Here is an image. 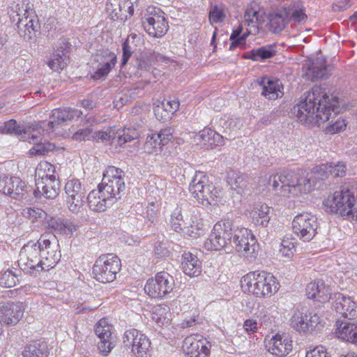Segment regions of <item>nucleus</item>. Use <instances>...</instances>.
<instances>
[{
	"label": "nucleus",
	"mask_w": 357,
	"mask_h": 357,
	"mask_svg": "<svg viewBox=\"0 0 357 357\" xmlns=\"http://www.w3.org/2000/svg\"><path fill=\"white\" fill-rule=\"evenodd\" d=\"M326 212L357 222V183L345 184L322 202Z\"/></svg>",
	"instance_id": "obj_1"
},
{
	"label": "nucleus",
	"mask_w": 357,
	"mask_h": 357,
	"mask_svg": "<svg viewBox=\"0 0 357 357\" xmlns=\"http://www.w3.org/2000/svg\"><path fill=\"white\" fill-rule=\"evenodd\" d=\"M266 188L278 196L287 197L310 193L312 191L310 178L301 177L294 173L269 176Z\"/></svg>",
	"instance_id": "obj_2"
},
{
	"label": "nucleus",
	"mask_w": 357,
	"mask_h": 357,
	"mask_svg": "<svg viewBox=\"0 0 357 357\" xmlns=\"http://www.w3.org/2000/svg\"><path fill=\"white\" fill-rule=\"evenodd\" d=\"M241 283L243 291L257 297L271 296L278 290L275 278L264 271L250 272L242 278Z\"/></svg>",
	"instance_id": "obj_3"
},
{
	"label": "nucleus",
	"mask_w": 357,
	"mask_h": 357,
	"mask_svg": "<svg viewBox=\"0 0 357 357\" xmlns=\"http://www.w3.org/2000/svg\"><path fill=\"white\" fill-rule=\"evenodd\" d=\"M270 30L279 33L290 21L303 23L307 19L303 6L299 1H292L289 5H284L277 10L269 14Z\"/></svg>",
	"instance_id": "obj_4"
},
{
	"label": "nucleus",
	"mask_w": 357,
	"mask_h": 357,
	"mask_svg": "<svg viewBox=\"0 0 357 357\" xmlns=\"http://www.w3.org/2000/svg\"><path fill=\"white\" fill-rule=\"evenodd\" d=\"M314 123L320 126L328 121L332 114L335 116L340 112L338 100L336 97L331 99L326 92V88L323 85L314 84Z\"/></svg>",
	"instance_id": "obj_5"
},
{
	"label": "nucleus",
	"mask_w": 357,
	"mask_h": 357,
	"mask_svg": "<svg viewBox=\"0 0 357 357\" xmlns=\"http://www.w3.org/2000/svg\"><path fill=\"white\" fill-rule=\"evenodd\" d=\"M189 190L192 197L204 206L216 204L221 194L203 172H195L190 183Z\"/></svg>",
	"instance_id": "obj_6"
},
{
	"label": "nucleus",
	"mask_w": 357,
	"mask_h": 357,
	"mask_svg": "<svg viewBox=\"0 0 357 357\" xmlns=\"http://www.w3.org/2000/svg\"><path fill=\"white\" fill-rule=\"evenodd\" d=\"M122 169L114 166H108L103 172L102 181L98 185L105 195L116 202L124 195L125 179Z\"/></svg>",
	"instance_id": "obj_7"
},
{
	"label": "nucleus",
	"mask_w": 357,
	"mask_h": 357,
	"mask_svg": "<svg viewBox=\"0 0 357 357\" xmlns=\"http://www.w3.org/2000/svg\"><path fill=\"white\" fill-rule=\"evenodd\" d=\"M121 261L113 254L100 256L93 266L94 278L102 283L113 282L120 271Z\"/></svg>",
	"instance_id": "obj_8"
},
{
	"label": "nucleus",
	"mask_w": 357,
	"mask_h": 357,
	"mask_svg": "<svg viewBox=\"0 0 357 357\" xmlns=\"http://www.w3.org/2000/svg\"><path fill=\"white\" fill-rule=\"evenodd\" d=\"M232 231V221L224 220L216 222L209 238L204 243L205 248L211 250H220L230 245Z\"/></svg>",
	"instance_id": "obj_9"
},
{
	"label": "nucleus",
	"mask_w": 357,
	"mask_h": 357,
	"mask_svg": "<svg viewBox=\"0 0 357 357\" xmlns=\"http://www.w3.org/2000/svg\"><path fill=\"white\" fill-rule=\"evenodd\" d=\"M43 235L37 242L29 241L20 252L18 264L24 271L29 273L34 270H42L41 260Z\"/></svg>",
	"instance_id": "obj_10"
},
{
	"label": "nucleus",
	"mask_w": 357,
	"mask_h": 357,
	"mask_svg": "<svg viewBox=\"0 0 357 357\" xmlns=\"http://www.w3.org/2000/svg\"><path fill=\"white\" fill-rule=\"evenodd\" d=\"M165 13L155 7H149L142 17L145 31L151 37L162 38L167 31L169 25Z\"/></svg>",
	"instance_id": "obj_11"
},
{
	"label": "nucleus",
	"mask_w": 357,
	"mask_h": 357,
	"mask_svg": "<svg viewBox=\"0 0 357 357\" xmlns=\"http://www.w3.org/2000/svg\"><path fill=\"white\" fill-rule=\"evenodd\" d=\"M233 234L231 236L230 246L238 252H244L247 257H255L258 245L251 231L245 227H235L233 225Z\"/></svg>",
	"instance_id": "obj_12"
},
{
	"label": "nucleus",
	"mask_w": 357,
	"mask_h": 357,
	"mask_svg": "<svg viewBox=\"0 0 357 357\" xmlns=\"http://www.w3.org/2000/svg\"><path fill=\"white\" fill-rule=\"evenodd\" d=\"M174 287V279L167 272H160L147 280L144 291L151 298H162L170 294Z\"/></svg>",
	"instance_id": "obj_13"
},
{
	"label": "nucleus",
	"mask_w": 357,
	"mask_h": 357,
	"mask_svg": "<svg viewBox=\"0 0 357 357\" xmlns=\"http://www.w3.org/2000/svg\"><path fill=\"white\" fill-rule=\"evenodd\" d=\"M123 343L132 347V352L136 357H149L151 341L140 331L130 329L123 335Z\"/></svg>",
	"instance_id": "obj_14"
},
{
	"label": "nucleus",
	"mask_w": 357,
	"mask_h": 357,
	"mask_svg": "<svg viewBox=\"0 0 357 357\" xmlns=\"http://www.w3.org/2000/svg\"><path fill=\"white\" fill-rule=\"evenodd\" d=\"M64 190L68 209L73 213H78L84 205L86 194L81 182L76 178L68 180L65 184Z\"/></svg>",
	"instance_id": "obj_15"
},
{
	"label": "nucleus",
	"mask_w": 357,
	"mask_h": 357,
	"mask_svg": "<svg viewBox=\"0 0 357 357\" xmlns=\"http://www.w3.org/2000/svg\"><path fill=\"white\" fill-rule=\"evenodd\" d=\"M211 344L202 336L196 335L187 337L183 350L189 357H206L210 354Z\"/></svg>",
	"instance_id": "obj_16"
},
{
	"label": "nucleus",
	"mask_w": 357,
	"mask_h": 357,
	"mask_svg": "<svg viewBox=\"0 0 357 357\" xmlns=\"http://www.w3.org/2000/svg\"><path fill=\"white\" fill-rule=\"evenodd\" d=\"M0 192L14 199L24 198L27 192L26 186L20 178L0 176Z\"/></svg>",
	"instance_id": "obj_17"
},
{
	"label": "nucleus",
	"mask_w": 357,
	"mask_h": 357,
	"mask_svg": "<svg viewBox=\"0 0 357 357\" xmlns=\"http://www.w3.org/2000/svg\"><path fill=\"white\" fill-rule=\"evenodd\" d=\"M42 260L39 262L42 264V270L54 268L61 259V253L58 250V245L52 244L50 239L46 238V236L43 235L42 241Z\"/></svg>",
	"instance_id": "obj_18"
},
{
	"label": "nucleus",
	"mask_w": 357,
	"mask_h": 357,
	"mask_svg": "<svg viewBox=\"0 0 357 357\" xmlns=\"http://www.w3.org/2000/svg\"><path fill=\"white\" fill-rule=\"evenodd\" d=\"M333 306L337 314L344 319H352L357 316L356 303L351 297L336 293L333 298Z\"/></svg>",
	"instance_id": "obj_19"
},
{
	"label": "nucleus",
	"mask_w": 357,
	"mask_h": 357,
	"mask_svg": "<svg viewBox=\"0 0 357 357\" xmlns=\"http://www.w3.org/2000/svg\"><path fill=\"white\" fill-rule=\"evenodd\" d=\"M268 351L272 354L282 357L288 355L292 351V340L289 335L276 334L267 342Z\"/></svg>",
	"instance_id": "obj_20"
},
{
	"label": "nucleus",
	"mask_w": 357,
	"mask_h": 357,
	"mask_svg": "<svg viewBox=\"0 0 357 357\" xmlns=\"http://www.w3.org/2000/svg\"><path fill=\"white\" fill-rule=\"evenodd\" d=\"M312 89L304 93L300 98L296 106L294 107L297 112L296 116L301 123L310 127L312 123V98H310Z\"/></svg>",
	"instance_id": "obj_21"
},
{
	"label": "nucleus",
	"mask_w": 357,
	"mask_h": 357,
	"mask_svg": "<svg viewBox=\"0 0 357 357\" xmlns=\"http://www.w3.org/2000/svg\"><path fill=\"white\" fill-rule=\"evenodd\" d=\"M20 303L0 302V321L7 325H15L23 315Z\"/></svg>",
	"instance_id": "obj_22"
},
{
	"label": "nucleus",
	"mask_w": 357,
	"mask_h": 357,
	"mask_svg": "<svg viewBox=\"0 0 357 357\" xmlns=\"http://www.w3.org/2000/svg\"><path fill=\"white\" fill-rule=\"evenodd\" d=\"M82 112L75 108L63 107L55 109L52 111L50 120L48 123L49 129L54 130L63 123L70 121L74 119H78Z\"/></svg>",
	"instance_id": "obj_23"
},
{
	"label": "nucleus",
	"mask_w": 357,
	"mask_h": 357,
	"mask_svg": "<svg viewBox=\"0 0 357 357\" xmlns=\"http://www.w3.org/2000/svg\"><path fill=\"white\" fill-rule=\"evenodd\" d=\"M312 215L310 213H303L296 215L292 222L294 232L304 241H310L312 239Z\"/></svg>",
	"instance_id": "obj_24"
},
{
	"label": "nucleus",
	"mask_w": 357,
	"mask_h": 357,
	"mask_svg": "<svg viewBox=\"0 0 357 357\" xmlns=\"http://www.w3.org/2000/svg\"><path fill=\"white\" fill-rule=\"evenodd\" d=\"M87 200L89 208L96 212L105 211L116 202L114 199L107 196L99 185H98L97 190H93L89 192Z\"/></svg>",
	"instance_id": "obj_25"
},
{
	"label": "nucleus",
	"mask_w": 357,
	"mask_h": 357,
	"mask_svg": "<svg viewBox=\"0 0 357 357\" xmlns=\"http://www.w3.org/2000/svg\"><path fill=\"white\" fill-rule=\"evenodd\" d=\"M36 189L33 190V194L36 197L43 196L47 199H53L59 195V182L54 178H36Z\"/></svg>",
	"instance_id": "obj_26"
},
{
	"label": "nucleus",
	"mask_w": 357,
	"mask_h": 357,
	"mask_svg": "<svg viewBox=\"0 0 357 357\" xmlns=\"http://www.w3.org/2000/svg\"><path fill=\"white\" fill-rule=\"evenodd\" d=\"M45 226L51 232L64 235L73 234L79 228L77 224L70 220L56 217L47 218L45 221Z\"/></svg>",
	"instance_id": "obj_27"
},
{
	"label": "nucleus",
	"mask_w": 357,
	"mask_h": 357,
	"mask_svg": "<svg viewBox=\"0 0 357 357\" xmlns=\"http://www.w3.org/2000/svg\"><path fill=\"white\" fill-rule=\"evenodd\" d=\"M335 334L339 339L357 344V322L347 319H337Z\"/></svg>",
	"instance_id": "obj_28"
},
{
	"label": "nucleus",
	"mask_w": 357,
	"mask_h": 357,
	"mask_svg": "<svg viewBox=\"0 0 357 357\" xmlns=\"http://www.w3.org/2000/svg\"><path fill=\"white\" fill-rule=\"evenodd\" d=\"M259 84L262 87L261 95L270 100H275L283 95L282 84L275 78L267 76L258 79Z\"/></svg>",
	"instance_id": "obj_29"
},
{
	"label": "nucleus",
	"mask_w": 357,
	"mask_h": 357,
	"mask_svg": "<svg viewBox=\"0 0 357 357\" xmlns=\"http://www.w3.org/2000/svg\"><path fill=\"white\" fill-rule=\"evenodd\" d=\"M181 268L183 273L190 277L198 276L202 272L200 261L196 255L189 252L182 255Z\"/></svg>",
	"instance_id": "obj_30"
},
{
	"label": "nucleus",
	"mask_w": 357,
	"mask_h": 357,
	"mask_svg": "<svg viewBox=\"0 0 357 357\" xmlns=\"http://www.w3.org/2000/svg\"><path fill=\"white\" fill-rule=\"evenodd\" d=\"M312 320L310 312L296 310L290 319V326L299 333H306L312 324Z\"/></svg>",
	"instance_id": "obj_31"
},
{
	"label": "nucleus",
	"mask_w": 357,
	"mask_h": 357,
	"mask_svg": "<svg viewBox=\"0 0 357 357\" xmlns=\"http://www.w3.org/2000/svg\"><path fill=\"white\" fill-rule=\"evenodd\" d=\"M277 52L275 44L266 45L245 52L243 58L255 61H262L273 57L276 55Z\"/></svg>",
	"instance_id": "obj_32"
},
{
	"label": "nucleus",
	"mask_w": 357,
	"mask_h": 357,
	"mask_svg": "<svg viewBox=\"0 0 357 357\" xmlns=\"http://www.w3.org/2000/svg\"><path fill=\"white\" fill-rule=\"evenodd\" d=\"M332 165L321 164L314 167V187L321 190H327L329 184L324 181L332 174Z\"/></svg>",
	"instance_id": "obj_33"
},
{
	"label": "nucleus",
	"mask_w": 357,
	"mask_h": 357,
	"mask_svg": "<svg viewBox=\"0 0 357 357\" xmlns=\"http://www.w3.org/2000/svg\"><path fill=\"white\" fill-rule=\"evenodd\" d=\"M49 349L44 341H34L27 344L23 351V357H48Z\"/></svg>",
	"instance_id": "obj_34"
},
{
	"label": "nucleus",
	"mask_w": 357,
	"mask_h": 357,
	"mask_svg": "<svg viewBox=\"0 0 357 357\" xmlns=\"http://www.w3.org/2000/svg\"><path fill=\"white\" fill-rule=\"evenodd\" d=\"M321 52L317 53L316 60H314V79H326L332 74L333 66L326 63V58L319 56Z\"/></svg>",
	"instance_id": "obj_35"
},
{
	"label": "nucleus",
	"mask_w": 357,
	"mask_h": 357,
	"mask_svg": "<svg viewBox=\"0 0 357 357\" xmlns=\"http://www.w3.org/2000/svg\"><path fill=\"white\" fill-rule=\"evenodd\" d=\"M269 212L270 208L268 205L257 204L250 211V215L256 225L266 227L270 220Z\"/></svg>",
	"instance_id": "obj_36"
},
{
	"label": "nucleus",
	"mask_w": 357,
	"mask_h": 357,
	"mask_svg": "<svg viewBox=\"0 0 357 357\" xmlns=\"http://www.w3.org/2000/svg\"><path fill=\"white\" fill-rule=\"evenodd\" d=\"M188 223L183 229L182 233L185 235L192 238H198L204 234L205 227L202 219L192 216Z\"/></svg>",
	"instance_id": "obj_37"
},
{
	"label": "nucleus",
	"mask_w": 357,
	"mask_h": 357,
	"mask_svg": "<svg viewBox=\"0 0 357 357\" xmlns=\"http://www.w3.org/2000/svg\"><path fill=\"white\" fill-rule=\"evenodd\" d=\"M44 129L42 128L41 123H35L30 126H25L22 137V141H28L31 144H35L37 142L43 140V134Z\"/></svg>",
	"instance_id": "obj_38"
},
{
	"label": "nucleus",
	"mask_w": 357,
	"mask_h": 357,
	"mask_svg": "<svg viewBox=\"0 0 357 357\" xmlns=\"http://www.w3.org/2000/svg\"><path fill=\"white\" fill-rule=\"evenodd\" d=\"M314 332L321 333L328 330L327 314L326 307L324 305L318 304L314 306Z\"/></svg>",
	"instance_id": "obj_39"
},
{
	"label": "nucleus",
	"mask_w": 357,
	"mask_h": 357,
	"mask_svg": "<svg viewBox=\"0 0 357 357\" xmlns=\"http://www.w3.org/2000/svg\"><path fill=\"white\" fill-rule=\"evenodd\" d=\"M316 284V289H314V302L318 301L322 304L328 301L331 298V288L326 285L323 279H317L314 282ZM314 306L316 303H314Z\"/></svg>",
	"instance_id": "obj_40"
},
{
	"label": "nucleus",
	"mask_w": 357,
	"mask_h": 357,
	"mask_svg": "<svg viewBox=\"0 0 357 357\" xmlns=\"http://www.w3.org/2000/svg\"><path fill=\"white\" fill-rule=\"evenodd\" d=\"M69 61V57L66 55V50L63 46L57 48L56 52L54 54L53 59L48 62L49 67L57 71L63 69Z\"/></svg>",
	"instance_id": "obj_41"
},
{
	"label": "nucleus",
	"mask_w": 357,
	"mask_h": 357,
	"mask_svg": "<svg viewBox=\"0 0 357 357\" xmlns=\"http://www.w3.org/2000/svg\"><path fill=\"white\" fill-rule=\"evenodd\" d=\"M262 15L259 13V6L257 3L252 2L248 5L244 13L245 24L249 26L256 27Z\"/></svg>",
	"instance_id": "obj_42"
},
{
	"label": "nucleus",
	"mask_w": 357,
	"mask_h": 357,
	"mask_svg": "<svg viewBox=\"0 0 357 357\" xmlns=\"http://www.w3.org/2000/svg\"><path fill=\"white\" fill-rule=\"evenodd\" d=\"M188 221V218L183 215L181 208L176 207L171 214L169 223L173 230L182 233Z\"/></svg>",
	"instance_id": "obj_43"
},
{
	"label": "nucleus",
	"mask_w": 357,
	"mask_h": 357,
	"mask_svg": "<svg viewBox=\"0 0 357 357\" xmlns=\"http://www.w3.org/2000/svg\"><path fill=\"white\" fill-rule=\"evenodd\" d=\"M228 10L223 3L211 5L209 11V20L211 24L221 23L227 17Z\"/></svg>",
	"instance_id": "obj_44"
},
{
	"label": "nucleus",
	"mask_w": 357,
	"mask_h": 357,
	"mask_svg": "<svg viewBox=\"0 0 357 357\" xmlns=\"http://www.w3.org/2000/svg\"><path fill=\"white\" fill-rule=\"evenodd\" d=\"M22 214L32 222L45 221L47 218V213L38 207H26L22 209Z\"/></svg>",
	"instance_id": "obj_45"
},
{
	"label": "nucleus",
	"mask_w": 357,
	"mask_h": 357,
	"mask_svg": "<svg viewBox=\"0 0 357 357\" xmlns=\"http://www.w3.org/2000/svg\"><path fill=\"white\" fill-rule=\"evenodd\" d=\"M55 167L50 162L40 163L36 169V178H47L56 179L54 175Z\"/></svg>",
	"instance_id": "obj_46"
},
{
	"label": "nucleus",
	"mask_w": 357,
	"mask_h": 357,
	"mask_svg": "<svg viewBox=\"0 0 357 357\" xmlns=\"http://www.w3.org/2000/svg\"><path fill=\"white\" fill-rule=\"evenodd\" d=\"M169 308L167 306L157 305L153 307L151 318L158 325H163L169 320L168 317Z\"/></svg>",
	"instance_id": "obj_47"
},
{
	"label": "nucleus",
	"mask_w": 357,
	"mask_h": 357,
	"mask_svg": "<svg viewBox=\"0 0 357 357\" xmlns=\"http://www.w3.org/2000/svg\"><path fill=\"white\" fill-rule=\"evenodd\" d=\"M56 146L54 144L49 142H37L33 144V146L29 150V153L31 155H44L50 151H53Z\"/></svg>",
	"instance_id": "obj_48"
},
{
	"label": "nucleus",
	"mask_w": 357,
	"mask_h": 357,
	"mask_svg": "<svg viewBox=\"0 0 357 357\" xmlns=\"http://www.w3.org/2000/svg\"><path fill=\"white\" fill-rule=\"evenodd\" d=\"M159 103L154 108V114L159 120H166L167 118H169V114H173L177 111L172 109L167 101L164 100Z\"/></svg>",
	"instance_id": "obj_49"
},
{
	"label": "nucleus",
	"mask_w": 357,
	"mask_h": 357,
	"mask_svg": "<svg viewBox=\"0 0 357 357\" xmlns=\"http://www.w3.org/2000/svg\"><path fill=\"white\" fill-rule=\"evenodd\" d=\"M295 239L289 236H285L281 242L280 252L282 256L287 258L292 257L295 252Z\"/></svg>",
	"instance_id": "obj_50"
},
{
	"label": "nucleus",
	"mask_w": 357,
	"mask_h": 357,
	"mask_svg": "<svg viewBox=\"0 0 357 357\" xmlns=\"http://www.w3.org/2000/svg\"><path fill=\"white\" fill-rule=\"evenodd\" d=\"M112 326L109 325L105 319H101L95 326V333L99 337L107 338L112 337Z\"/></svg>",
	"instance_id": "obj_51"
},
{
	"label": "nucleus",
	"mask_w": 357,
	"mask_h": 357,
	"mask_svg": "<svg viewBox=\"0 0 357 357\" xmlns=\"http://www.w3.org/2000/svg\"><path fill=\"white\" fill-rule=\"evenodd\" d=\"M96 61L100 64H108L112 68L116 62V56L114 53L105 50L96 55Z\"/></svg>",
	"instance_id": "obj_52"
},
{
	"label": "nucleus",
	"mask_w": 357,
	"mask_h": 357,
	"mask_svg": "<svg viewBox=\"0 0 357 357\" xmlns=\"http://www.w3.org/2000/svg\"><path fill=\"white\" fill-rule=\"evenodd\" d=\"M138 132L134 128H124L118 136V144L122 146L126 142L137 139Z\"/></svg>",
	"instance_id": "obj_53"
},
{
	"label": "nucleus",
	"mask_w": 357,
	"mask_h": 357,
	"mask_svg": "<svg viewBox=\"0 0 357 357\" xmlns=\"http://www.w3.org/2000/svg\"><path fill=\"white\" fill-rule=\"evenodd\" d=\"M24 17L22 18L19 17V24L24 25L26 28V30L29 31V33H31L29 31L30 29H31L33 31H37L38 22H35L33 19L30 16L32 10L28 9L26 8L24 10Z\"/></svg>",
	"instance_id": "obj_54"
},
{
	"label": "nucleus",
	"mask_w": 357,
	"mask_h": 357,
	"mask_svg": "<svg viewBox=\"0 0 357 357\" xmlns=\"http://www.w3.org/2000/svg\"><path fill=\"white\" fill-rule=\"evenodd\" d=\"M227 181L233 188H243L245 187L243 176L234 171L228 172Z\"/></svg>",
	"instance_id": "obj_55"
},
{
	"label": "nucleus",
	"mask_w": 357,
	"mask_h": 357,
	"mask_svg": "<svg viewBox=\"0 0 357 357\" xmlns=\"http://www.w3.org/2000/svg\"><path fill=\"white\" fill-rule=\"evenodd\" d=\"M4 128H6V133L17 135L22 140L24 127L18 125L15 120L11 119L6 122L4 124Z\"/></svg>",
	"instance_id": "obj_56"
},
{
	"label": "nucleus",
	"mask_w": 357,
	"mask_h": 357,
	"mask_svg": "<svg viewBox=\"0 0 357 357\" xmlns=\"http://www.w3.org/2000/svg\"><path fill=\"white\" fill-rule=\"evenodd\" d=\"M17 278L13 272L7 270L0 276V284L4 287L9 288L15 285Z\"/></svg>",
	"instance_id": "obj_57"
},
{
	"label": "nucleus",
	"mask_w": 357,
	"mask_h": 357,
	"mask_svg": "<svg viewBox=\"0 0 357 357\" xmlns=\"http://www.w3.org/2000/svg\"><path fill=\"white\" fill-rule=\"evenodd\" d=\"M139 0H119V6L120 10H124L131 17L136 8L138 7Z\"/></svg>",
	"instance_id": "obj_58"
},
{
	"label": "nucleus",
	"mask_w": 357,
	"mask_h": 357,
	"mask_svg": "<svg viewBox=\"0 0 357 357\" xmlns=\"http://www.w3.org/2000/svg\"><path fill=\"white\" fill-rule=\"evenodd\" d=\"M100 342L98 344V349L101 354L107 356L114 347L112 337L102 338L100 339Z\"/></svg>",
	"instance_id": "obj_59"
},
{
	"label": "nucleus",
	"mask_w": 357,
	"mask_h": 357,
	"mask_svg": "<svg viewBox=\"0 0 357 357\" xmlns=\"http://www.w3.org/2000/svg\"><path fill=\"white\" fill-rule=\"evenodd\" d=\"M92 130L89 128H81L76 131L72 138L75 141H86L91 137Z\"/></svg>",
	"instance_id": "obj_60"
},
{
	"label": "nucleus",
	"mask_w": 357,
	"mask_h": 357,
	"mask_svg": "<svg viewBox=\"0 0 357 357\" xmlns=\"http://www.w3.org/2000/svg\"><path fill=\"white\" fill-rule=\"evenodd\" d=\"M111 69L108 64L98 63L96 71L91 75V78L96 80L101 79L109 73Z\"/></svg>",
	"instance_id": "obj_61"
},
{
	"label": "nucleus",
	"mask_w": 357,
	"mask_h": 357,
	"mask_svg": "<svg viewBox=\"0 0 357 357\" xmlns=\"http://www.w3.org/2000/svg\"><path fill=\"white\" fill-rule=\"evenodd\" d=\"M154 252L158 258H162L168 256L169 251L166 246V243L157 241L154 244Z\"/></svg>",
	"instance_id": "obj_62"
},
{
	"label": "nucleus",
	"mask_w": 357,
	"mask_h": 357,
	"mask_svg": "<svg viewBox=\"0 0 357 357\" xmlns=\"http://www.w3.org/2000/svg\"><path fill=\"white\" fill-rule=\"evenodd\" d=\"M156 134L157 135L155 137L160 138V142H162V145L165 146L171 140L172 137V128H166L165 129H162L159 132Z\"/></svg>",
	"instance_id": "obj_63"
},
{
	"label": "nucleus",
	"mask_w": 357,
	"mask_h": 357,
	"mask_svg": "<svg viewBox=\"0 0 357 357\" xmlns=\"http://www.w3.org/2000/svg\"><path fill=\"white\" fill-rule=\"evenodd\" d=\"M346 127L344 121L337 120L335 123L326 126L325 129L326 133L335 134L342 130Z\"/></svg>",
	"instance_id": "obj_64"
}]
</instances>
